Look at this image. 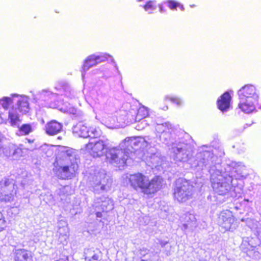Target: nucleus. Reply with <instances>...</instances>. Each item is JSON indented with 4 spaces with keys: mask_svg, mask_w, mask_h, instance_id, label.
Here are the masks:
<instances>
[{
    "mask_svg": "<svg viewBox=\"0 0 261 261\" xmlns=\"http://www.w3.org/2000/svg\"><path fill=\"white\" fill-rule=\"evenodd\" d=\"M195 156V161L191 162V168L195 172H208L211 174L212 188L215 193L220 195L227 194L232 187L236 185L234 180L240 179L243 175L240 171V166L232 163L222 167L219 163L215 162L217 157L210 151L201 149Z\"/></svg>",
    "mask_w": 261,
    "mask_h": 261,
    "instance_id": "1",
    "label": "nucleus"
},
{
    "mask_svg": "<svg viewBox=\"0 0 261 261\" xmlns=\"http://www.w3.org/2000/svg\"><path fill=\"white\" fill-rule=\"evenodd\" d=\"M172 131L161 134L160 140L162 143L167 145L170 150L171 156L176 162H187L191 165V162L195 161L193 155V147L190 141L184 138H175L171 136Z\"/></svg>",
    "mask_w": 261,
    "mask_h": 261,
    "instance_id": "2",
    "label": "nucleus"
},
{
    "mask_svg": "<svg viewBox=\"0 0 261 261\" xmlns=\"http://www.w3.org/2000/svg\"><path fill=\"white\" fill-rule=\"evenodd\" d=\"M76 156V153L72 148L65 147L59 151L57 159L62 160L67 165L58 168L57 174L59 178L71 179L75 176L78 169V159Z\"/></svg>",
    "mask_w": 261,
    "mask_h": 261,
    "instance_id": "3",
    "label": "nucleus"
},
{
    "mask_svg": "<svg viewBox=\"0 0 261 261\" xmlns=\"http://www.w3.org/2000/svg\"><path fill=\"white\" fill-rule=\"evenodd\" d=\"M162 180L161 177L155 176L150 181L147 176L140 173L131 174L129 177L130 186L146 195H151L159 190Z\"/></svg>",
    "mask_w": 261,
    "mask_h": 261,
    "instance_id": "4",
    "label": "nucleus"
},
{
    "mask_svg": "<svg viewBox=\"0 0 261 261\" xmlns=\"http://www.w3.org/2000/svg\"><path fill=\"white\" fill-rule=\"evenodd\" d=\"M154 142V139L149 137H132L126 138L120 145L124 148L130 159L135 160L136 155H139L144 150H146L149 145H155Z\"/></svg>",
    "mask_w": 261,
    "mask_h": 261,
    "instance_id": "5",
    "label": "nucleus"
},
{
    "mask_svg": "<svg viewBox=\"0 0 261 261\" xmlns=\"http://www.w3.org/2000/svg\"><path fill=\"white\" fill-rule=\"evenodd\" d=\"M238 95L240 100L238 107L242 111L249 113L255 109L259 96L253 85H246L242 87L238 91Z\"/></svg>",
    "mask_w": 261,
    "mask_h": 261,
    "instance_id": "6",
    "label": "nucleus"
},
{
    "mask_svg": "<svg viewBox=\"0 0 261 261\" xmlns=\"http://www.w3.org/2000/svg\"><path fill=\"white\" fill-rule=\"evenodd\" d=\"M13 96L12 99L8 97H4L1 99L0 103L3 107L7 109L11 103H16L10 112L14 111L16 114H18L19 112L22 114H26L28 113L30 110L28 98L25 96H19L17 94H14Z\"/></svg>",
    "mask_w": 261,
    "mask_h": 261,
    "instance_id": "7",
    "label": "nucleus"
},
{
    "mask_svg": "<svg viewBox=\"0 0 261 261\" xmlns=\"http://www.w3.org/2000/svg\"><path fill=\"white\" fill-rule=\"evenodd\" d=\"M112 179L102 170L95 174L89 180L90 187L95 194H100L110 190Z\"/></svg>",
    "mask_w": 261,
    "mask_h": 261,
    "instance_id": "8",
    "label": "nucleus"
},
{
    "mask_svg": "<svg viewBox=\"0 0 261 261\" xmlns=\"http://www.w3.org/2000/svg\"><path fill=\"white\" fill-rule=\"evenodd\" d=\"M193 187L184 178H179L176 181L174 197L179 202H184L191 198Z\"/></svg>",
    "mask_w": 261,
    "mask_h": 261,
    "instance_id": "9",
    "label": "nucleus"
},
{
    "mask_svg": "<svg viewBox=\"0 0 261 261\" xmlns=\"http://www.w3.org/2000/svg\"><path fill=\"white\" fill-rule=\"evenodd\" d=\"M106 156L110 163L119 167L126 165L129 158V155L125 152L124 148L120 145L119 147L108 149Z\"/></svg>",
    "mask_w": 261,
    "mask_h": 261,
    "instance_id": "10",
    "label": "nucleus"
},
{
    "mask_svg": "<svg viewBox=\"0 0 261 261\" xmlns=\"http://www.w3.org/2000/svg\"><path fill=\"white\" fill-rule=\"evenodd\" d=\"M108 144V140L102 137V138L89 142L86 145V149L90 151L93 158L100 157L105 153L106 154L108 150L107 148Z\"/></svg>",
    "mask_w": 261,
    "mask_h": 261,
    "instance_id": "11",
    "label": "nucleus"
},
{
    "mask_svg": "<svg viewBox=\"0 0 261 261\" xmlns=\"http://www.w3.org/2000/svg\"><path fill=\"white\" fill-rule=\"evenodd\" d=\"M16 194L15 185L12 179H3L0 181V200L2 201L11 202Z\"/></svg>",
    "mask_w": 261,
    "mask_h": 261,
    "instance_id": "12",
    "label": "nucleus"
},
{
    "mask_svg": "<svg viewBox=\"0 0 261 261\" xmlns=\"http://www.w3.org/2000/svg\"><path fill=\"white\" fill-rule=\"evenodd\" d=\"M154 146L153 144L149 145L145 152L138 158L150 163L152 166L156 167L161 163L162 158L160 152Z\"/></svg>",
    "mask_w": 261,
    "mask_h": 261,
    "instance_id": "13",
    "label": "nucleus"
},
{
    "mask_svg": "<svg viewBox=\"0 0 261 261\" xmlns=\"http://www.w3.org/2000/svg\"><path fill=\"white\" fill-rule=\"evenodd\" d=\"M9 119L12 126L19 128L17 133L18 135H28L34 130L32 125L31 124L25 123L19 126L21 120L19 119V114L15 113L14 111L9 112Z\"/></svg>",
    "mask_w": 261,
    "mask_h": 261,
    "instance_id": "14",
    "label": "nucleus"
},
{
    "mask_svg": "<svg viewBox=\"0 0 261 261\" xmlns=\"http://www.w3.org/2000/svg\"><path fill=\"white\" fill-rule=\"evenodd\" d=\"M234 217L232 213L228 210L222 211L219 215L217 222L225 231H233L236 228V224L234 223Z\"/></svg>",
    "mask_w": 261,
    "mask_h": 261,
    "instance_id": "15",
    "label": "nucleus"
},
{
    "mask_svg": "<svg viewBox=\"0 0 261 261\" xmlns=\"http://www.w3.org/2000/svg\"><path fill=\"white\" fill-rule=\"evenodd\" d=\"M108 57H110V56L106 54H102L100 55H91L88 56L85 60L82 67V77H84L86 71L98 64L105 61Z\"/></svg>",
    "mask_w": 261,
    "mask_h": 261,
    "instance_id": "16",
    "label": "nucleus"
},
{
    "mask_svg": "<svg viewBox=\"0 0 261 261\" xmlns=\"http://www.w3.org/2000/svg\"><path fill=\"white\" fill-rule=\"evenodd\" d=\"M93 207L101 210L102 212H108L113 209V201L106 197H96L95 198Z\"/></svg>",
    "mask_w": 261,
    "mask_h": 261,
    "instance_id": "17",
    "label": "nucleus"
},
{
    "mask_svg": "<svg viewBox=\"0 0 261 261\" xmlns=\"http://www.w3.org/2000/svg\"><path fill=\"white\" fill-rule=\"evenodd\" d=\"M22 144H19V146H17L14 144H9L7 146L3 148V151L6 156L17 159L22 155Z\"/></svg>",
    "mask_w": 261,
    "mask_h": 261,
    "instance_id": "18",
    "label": "nucleus"
},
{
    "mask_svg": "<svg viewBox=\"0 0 261 261\" xmlns=\"http://www.w3.org/2000/svg\"><path fill=\"white\" fill-rule=\"evenodd\" d=\"M211 145L215 149V151L211 149V147H208L207 146H202L200 148H199L198 152L196 153L195 156L200 152L201 150V149L206 150V151H210L211 153H213L214 156H216L217 158L216 159L215 162L216 163L217 162V161L218 160V156H221L222 155L224 154V152L223 151V149L220 144V143L219 142V140H215L211 142Z\"/></svg>",
    "mask_w": 261,
    "mask_h": 261,
    "instance_id": "19",
    "label": "nucleus"
},
{
    "mask_svg": "<svg viewBox=\"0 0 261 261\" xmlns=\"http://www.w3.org/2000/svg\"><path fill=\"white\" fill-rule=\"evenodd\" d=\"M15 261H33V253L24 249H16L13 251Z\"/></svg>",
    "mask_w": 261,
    "mask_h": 261,
    "instance_id": "20",
    "label": "nucleus"
},
{
    "mask_svg": "<svg viewBox=\"0 0 261 261\" xmlns=\"http://www.w3.org/2000/svg\"><path fill=\"white\" fill-rule=\"evenodd\" d=\"M231 100V97L229 92H225L217 100V106L218 109L222 112L227 111L230 108V102Z\"/></svg>",
    "mask_w": 261,
    "mask_h": 261,
    "instance_id": "21",
    "label": "nucleus"
},
{
    "mask_svg": "<svg viewBox=\"0 0 261 261\" xmlns=\"http://www.w3.org/2000/svg\"><path fill=\"white\" fill-rule=\"evenodd\" d=\"M63 125L56 120H51L45 125V132L50 136H54L61 132Z\"/></svg>",
    "mask_w": 261,
    "mask_h": 261,
    "instance_id": "22",
    "label": "nucleus"
},
{
    "mask_svg": "<svg viewBox=\"0 0 261 261\" xmlns=\"http://www.w3.org/2000/svg\"><path fill=\"white\" fill-rule=\"evenodd\" d=\"M84 254L85 261H100L101 259V253L98 249H87Z\"/></svg>",
    "mask_w": 261,
    "mask_h": 261,
    "instance_id": "23",
    "label": "nucleus"
},
{
    "mask_svg": "<svg viewBox=\"0 0 261 261\" xmlns=\"http://www.w3.org/2000/svg\"><path fill=\"white\" fill-rule=\"evenodd\" d=\"M72 132L73 134H76L80 137L88 138L89 128H88L83 122H79L73 126Z\"/></svg>",
    "mask_w": 261,
    "mask_h": 261,
    "instance_id": "24",
    "label": "nucleus"
},
{
    "mask_svg": "<svg viewBox=\"0 0 261 261\" xmlns=\"http://www.w3.org/2000/svg\"><path fill=\"white\" fill-rule=\"evenodd\" d=\"M59 196L58 199L63 203L68 202L69 198L68 196L71 194V188L69 186L61 187L57 191Z\"/></svg>",
    "mask_w": 261,
    "mask_h": 261,
    "instance_id": "25",
    "label": "nucleus"
},
{
    "mask_svg": "<svg viewBox=\"0 0 261 261\" xmlns=\"http://www.w3.org/2000/svg\"><path fill=\"white\" fill-rule=\"evenodd\" d=\"M246 224L255 236L258 238L261 236V224L259 222L253 219H247Z\"/></svg>",
    "mask_w": 261,
    "mask_h": 261,
    "instance_id": "26",
    "label": "nucleus"
},
{
    "mask_svg": "<svg viewBox=\"0 0 261 261\" xmlns=\"http://www.w3.org/2000/svg\"><path fill=\"white\" fill-rule=\"evenodd\" d=\"M58 95L49 91L43 90L40 94V98L44 101H52L56 100Z\"/></svg>",
    "mask_w": 261,
    "mask_h": 261,
    "instance_id": "27",
    "label": "nucleus"
},
{
    "mask_svg": "<svg viewBox=\"0 0 261 261\" xmlns=\"http://www.w3.org/2000/svg\"><path fill=\"white\" fill-rule=\"evenodd\" d=\"M155 129L158 133L162 134L163 133L167 132L168 131H172L173 126L168 122L164 123H156Z\"/></svg>",
    "mask_w": 261,
    "mask_h": 261,
    "instance_id": "28",
    "label": "nucleus"
},
{
    "mask_svg": "<svg viewBox=\"0 0 261 261\" xmlns=\"http://www.w3.org/2000/svg\"><path fill=\"white\" fill-rule=\"evenodd\" d=\"M244 251L246 253L248 256L252 258L257 259L260 256V253L257 250L256 247L250 246L249 244L248 245L246 250Z\"/></svg>",
    "mask_w": 261,
    "mask_h": 261,
    "instance_id": "29",
    "label": "nucleus"
},
{
    "mask_svg": "<svg viewBox=\"0 0 261 261\" xmlns=\"http://www.w3.org/2000/svg\"><path fill=\"white\" fill-rule=\"evenodd\" d=\"M148 111L146 108L145 107H140L138 110L137 115L135 117L136 120H140L141 119H149Z\"/></svg>",
    "mask_w": 261,
    "mask_h": 261,
    "instance_id": "30",
    "label": "nucleus"
},
{
    "mask_svg": "<svg viewBox=\"0 0 261 261\" xmlns=\"http://www.w3.org/2000/svg\"><path fill=\"white\" fill-rule=\"evenodd\" d=\"M101 131L99 128L90 127L89 128V134L88 138L98 140L101 139Z\"/></svg>",
    "mask_w": 261,
    "mask_h": 261,
    "instance_id": "31",
    "label": "nucleus"
},
{
    "mask_svg": "<svg viewBox=\"0 0 261 261\" xmlns=\"http://www.w3.org/2000/svg\"><path fill=\"white\" fill-rule=\"evenodd\" d=\"M143 7L148 14H152V12L156 9V3L155 1H149Z\"/></svg>",
    "mask_w": 261,
    "mask_h": 261,
    "instance_id": "32",
    "label": "nucleus"
},
{
    "mask_svg": "<svg viewBox=\"0 0 261 261\" xmlns=\"http://www.w3.org/2000/svg\"><path fill=\"white\" fill-rule=\"evenodd\" d=\"M135 122L137 123L135 126L136 129L137 130H142L149 125L148 120L147 119H141L140 120L135 119Z\"/></svg>",
    "mask_w": 261,
    "mask_h": 261,
    "instance_id": "33",
    "label": "nucleus"
},
{
    "mask_svg": "<svg viewBox=\"0 0 261 261\" xmlns=\"http://www.w3.org/2000/svg\"><path fill=\"white\" fill-rule=\"evenodd\" d=\"M66 112L74 115L75 118H82L83 113L82 112L74 108H70Z\"/></svg>",
    "mask_w": 261,
    "mask_h": 261,
    "instance_id": "34",
    "label": "nucleus"
},
{
    "mask_svg": "<svg viewBox=\"0 0 261 261\" xmlns=\"http://www.w3.org/2000/svg\"><path fill=\"white\" fill-rule=\"evenodd\" d=\"M166 98L169 99L172 102L176 103L178 106H181L182 103V100L178 97L167 96Z\"/></svg>",
    "mask_w": 261,
    "mask_h": 261,
    "instance_id": "35",
    "label": "nucleus"
},
{
    "mask_svg": "<svg viewBox=\"0 0 261 261\" xmlns=\"http://www.w3.org/2000/svg\"><path fill=\"white\" fill-rule=\"evenodd\" d=\"M56 88H62L65 91V95L68 96L67 95V91L69 89V86L66 83L63 82H60L59 83L58 87H56Z\"/></svg>",
    "mask_w": 261,
    "mask_h": 261,
    "instance_id": "36",
    "label": "nucleus"
},
{
    "mask_svg": "<svg viewBox=\"0 0 261 261\" xmlns=\"http://www.w3.org/2000/svg\"><path fill=\"white\" fill-rule=\"evenodd\" d=\"M167 3L168 4V6L171 9H176L178 6H180V4L174 1L173 0H168L167 2H165V3Z\"/></svg>",
    "mask_w": 261,
    "mask_h": 261,
    "instance_id": "37",
    "label": "nucleus"
},
{
    "mask_svg": "<svg viewBox=\"0 0 261 261\" xmlns=\"http://www.w3.org/2000/svg\"><path fill=\"white\" fill-rule=\"evenodd\" d=\"M6 226V221L3 214L0 212V231H3Z\"/></svg>",
    "mask_w": 261,
    "mask_h": 261,
    "instance_id": "38",
    "label": "nucleus"
},
{
    "mask_svg": "<svg viewBox=\"0 0 261 261\" xmlns=\"http://www.w3.org/2000/svg\"><path fill=\"white\" fill-rule=\"evenodd\" d=\"M32 180H31L28 178H23L21 181L20 186L21 187V188L22 189H25V188L27 187V186L28 185L32 184Z\"/></svg>",
    "mask_w": 261,
    "mask_h": 261,
    "instance_id": "39",
    "label": "nucleus"
},
{
    "mask_svg": "<svg viewBox=\"0 0 261 261\" xmlns=\"http://www.w3.org/2000/svg\"><path fill=\"white\" fill-rule=\"evenodd\" d=\"M149 251L150 250L149 249L144 247L141 248L139 250V253L142 257L145 256Z\"/></svg>",
    "mask_w": 261,
    "mask_h": 261,
    "instance_id": "40",
    "label": "nucleus"
},
{
    "mask_svg": "<svg viewBox=\"0 0 261 261\" xmlns=\"http://www.w3.org/2000/svg\"><path fill=\"white\" fill-rule=\"evenodd\" d=\"M95 210L93 213H95L97 218H101L102 216V211L101 210H98L97 208L93 207Z\"/></svg>",
    "mask_w": 261,
    "mask_h": 261,
    "instance_id": "41",
    "label": "nucleus"
},
{
    "mask_svg": "<svg viewBox=\"0 0 261 261\" xmlns=\"http://www.w3.org/2000/svg\"><path fill=\"white\" fill-rule=\"evenodd\" d=\"M41 148H42V150H44L46 149V148H47V150L45 152V153L47 154V156H49L52 153V150L48 149L47 146L45 145V146H42Z\"/></svg>",
    "mask_w": 261,
    "mask_h": 261,
    "instance_id": "42",
    "label": "nucleus"
},
{
    "mask_svg": "<svg viewBox=\"0 0 261 261\" xmlns=\"http://www.w3.org/2000/svg\"><path fill=\"white\" fill-rule=\"evenodd\" d=\"M159 243H160L161 246L162 248H164L168 243V242L160 240V241H159Z\"/></svg>",
    "mask_w": 261,
    "mask_h": 261,
    "instance_id": "43",
    "label": "nucleus"
},
{
    "mask_svg": "<svg viewBox=\"0 0 261 261\" xmlns=\"http://www.w3.org/2000/svg\"><path fill=\"white\" fill-rule=\"evenodd\" d=\"M189 219H190L192 222H194L195 221V216L193 215L192 214H189L188 215Z\"/></svg>",
    "mask_w": 261,
    "mask_h": 261,
    "instance_id": "44",
    "label": "nucleus"
},
{
    "mask_svg": "<svg viewBox=\"0 0 261 261\" xmlns=\"http://www.w3.org/2000/svg\"><path fill=\"white\" fill-rule=\"evenodd\" d=\"M112 61L114 63H115V68H116V70H117V72H118V74L120 75V74H121V73H120V71H119V69H118V66L117 65V64H116L115 63V62H114V60L113 59H112Z\"/></svg>",
    "mask_w": 261,
    "mask_h": 261,
    "instance_id": "45",
    "label": "nucleus"
},
{
    "mask_svg": "<svg viewBox=\"0 0 261 261\" xmlns=\"http://www.w3.org/2000/svg\"><path fill=\"white\" fill-rule=\"evenodd\" d=\"M159 8H160V12L161 13H164L166 11L164 9V8H163V7L162 6V5H159Z\"/></svg>",
    "mask_w": 261,
    "mask_h": 261,
    "instance_id": "46",
    "label": "nucleus"
},
{
    "mask_svg": "<svg viewBox=\"0 0 261 261\" xmlns=\"http://www.w3.org/2000/svg\"><path fill=\"white\" fill-rule=\"evenodd\" d=\"M55 261H68V257L66 256L64 258H60L59 259L56 260Z\"/></svg>",
    "mask_w": 261,
    "mask_h": 261,
    "instance_id": "47",
    "label": "nucleus"
},
{
    "mask_svg": "<svg viewBox=\"0 0 261 261\" xmlns=\"http://www.w3.org/2000/svg\"><path fill=\"white\" fill-rule=\"evenodd\" d=\"M25 140L27 141V142L29 143H32L34 141V140H33V139H28V138H25Z\"/></svg>",
    "mask_w": 261,
    "mask_h": 261,
    "instance_id": "48",
    "label": "nucleus"
},
{
    "mask_svg": "<svg viewBox=\"0 0 261 261\" xmlns=\"http://www.w3.org/2000/svg\"><path fill=\"white\" fill-rule=\"evenodd\" d=\"M62 228H59V233L60 234H62V232H61V230H62ZM63 229L65 230V229H66V228H63Z\"/></svg>",
    "mask_w": 261,
    "mask_h": 261,
    "instance_id": "49",
    "label": "nucleus"
},
{
    "mask_svg": "<svg viewBox=\"0 0 261 261\" xmlns=\"http://www.w3.org/2000/svg\"><path fill=\"white\" fill-rule=\"evenodd\" d=\"M183 226L185 229H187L188 227V224H184Z\"/></svg>",
    "mask_w": 261,
    "mask_h": 261,
    "instance_id": "50",
    "label": "nucleus"
},
{
    "mask_svg": "<svg viewBox=\"0 0 261 261\" xmlns=\"http://www.w3.org/2000/svg\"><path fill=\"white\" fill-rule=\"evenodd\" d=\"M179 7H180V9H181L182 11H184V6H183L182 5H180V6H179Z\"/></svg>",
    "mask_w": 261,
    "mask_h": 261,
    "instance_id": "51",
    "label": "nucleus"
},
{
    "mask_svg": "<svg viewBox=\"0 0 261 261\" xmlns=\"http://www.w3.org/2000/svg\"><path fill=\"white\" fill-rule=\"evenodd\" d=\"M248 126V124H246L244 126V128L243 129H242V131L245 129L246 128V127H247Z\"/></svg>",
    "mask_w": 261,
    "mask_h": 261,
    "instance_id": "52",
    "label": "nucleus"
},
{
    "mask_svg": "<svg viewBox=\"0 0 261 261\" xmlns=\"http://www.w3.org/2000/svg\"><path fill=\"white\" fill-rule=\"evenodd\" d=\"M166 254L167 255V256H169L170 255V253L169 252V251H166Z\"/></svg>",
    "mask_w": 261,
    "mask_h": 261,
    "instance_id": "53",
    "label": "nucleus"
},
{
    "mask_svg": "<svg viewBox=\"0 0 261 261\" xmlns=\"http://www.w3.org/2000/svg\"><path fill=\"white\" fill-rule=\"evenodd\" d=\"M67 232H68L67 231ZM64 236H65V239H66V238H67V234H66V232H65V233L64 234Z\"/></svg>",
    "mask_w": 261,
    "mask_h": 261,
    "instance_id": "54",
    "label": "nucleus"
},
{
    "mask_svg": "<svg viewBox=\"0 0 261 261\" xmlns=\"http://www.w3.org/2000/svg\"><path fill=\"white\" fill-rule=\"evenodd\" d=\"M190 6H191V7H194L195 6H194V5H191Z\"/></svg>",
    "mask_w": 261,
    "mask_h": 261,
    "instance_id": "55",
    "label": "nucleus"
},
{
    "mask_svg": "<svg viewBox=\"0 0 261 261\" xmlns=\"http://www.w3.org/2000/svg\"><path fill=\"white\" fill-rule=\"evenodd\" d=\"M141 261H146V260L145 259H141Z\"/></svg>",
    "mask_w": 261,
    "mask_h": 261,
    "instance_id": "56",
    "label": "nucleus"
},
{
    "mask_svg": "<svg viewBox=\"0 0 261 261\" xmlns=\"http://www.w3.org/2000/svg\"><path fill=\"white\" fill-rule=\"evenodd\" d=\"M244 200H245V201H248V199H245Z\"/></svg>",
    "mask_w": 261,
    "mask_h": 261,
    "instance_id": "57",
    "label": "nucleus"
},
{
    "mask_svg": "<svg viewBox=\"0 0 261 261\" xmlns=\"http://www.w3.org/2000/svg\"><path fill=\"white\" fill-rule=\"evenodd\" d=\"M259 109H261V104L260 105V106H259Z\"/></svg>",
    "mask_w": 261,
    "mask_h": 261,
    "instance_id": "58",
    "label": "nucleus"
},
{
    "mask_svg": "<svg viewBox=\"0 0 261 261\" xmlns=\"http://www.w3.org/2000/svg\"><path fill=\"white\" fill-rule=\"evenodd\" d=\"M259 237H260V238H261V236H259Z\"/></svg>",
    "mask_w": 261,
    "mask_h": 261,
    "instance_id": "59",
    "label": "nucleus"
}]
</instances>
